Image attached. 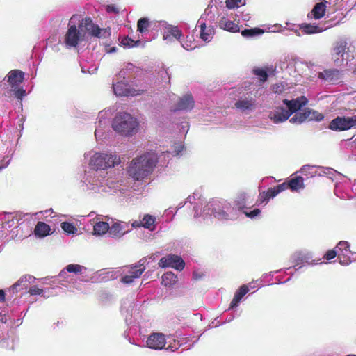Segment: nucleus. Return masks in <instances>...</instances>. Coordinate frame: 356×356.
<instances>
[{"label": "nucleus", "mask_w": 356, "mask_h": 356, "mask_svg": "<svg viewBox=\"0 0 356 356\" xmlns=\"http://www.w3.org/2000/svg\"><path fill=\"white\" fill-rule=\"evenodd\" d=\"M195 218L213 215L218 220H235L238 216V209H236L232 202L228 201L210 202L204 205L202 213L198 212V207H194Z\"/></svg>", "instance_id": "4"}, {"label": "nucleus", "mask_w": 356, "mask_h": 356, "mask_svg": "<svg viewBox=\"0 0 356 356\" xmlns=\"http://www.w3.org/2000/svg\"><path fill=\"white\" fill-rule=\"evenodd\" d=\"M254 73L255 75L259 76L261 81L264 82L267 80L268 74H267V72L264 70L259 69V68L254 69Z\"/></svg>", "instance_id": "45"}, {"label": "nucleus", "mask_w": 356, "mask_h": 356, "mask_svg": "<svg viewBox=\"0 0 356 356\" xmlns=\"http://www.w3.org/2000/svg\"><path fill=\"white\" fill-rule=\"evenodd\" d=\"M137 119L129 113L120 112L113 119V129L122 136H129L135 134L138 128Z\"/></svg>", "instance_id": "5"}, {"label": "nucleus", "mask_w": 356, "mask_h": 356, "mask_svg": "<svg viewBox=\"0 0 356 356\" xmlns=\"http://www.w3.org/2000/svg\"><path fill=\"white\" fill-rule=\"evenodd\" d=\"M346 41L340 40L334 43L331 49V58L337 66H341L345 60V54L348 49Z\"/></svg>", "instance_id": "10"}, {"label": "nucleus", "mask_w": 356, "mask_h": 356, "mask_svg": "<svg viewBox=\"0 0 356 356\" xmlns=\"http://www.w3.org/2000/svg\"><path fill=\"white\" fill-rule=\"evenodd\" d=\"M234 105L238 111L245 113L252 112L257 108L256 100L250 92L240 97Z\"/></svg>", "instance_id": "12"}, {"label": "nucleus", "mask_w": 356, "mask_h": 356, "mask_svg": "<svg viewBox=\"0 0 356 356\" xmlns=\"http://www.w3.org/2000/svg\"><path fill=\"white\" fill-rule=\"evenodd\" d=\"M263 33L264 31L259 29H251L242 31L241 35L244 37H252Z\"/></svg>", "instance_id": "40"}, {"label": "nucleus", "mask_w": 356, "mask_h": 356, "mask_svg": "<svg viewBox=\"0 0 356 356\" xmlns=\"http://www.w3.org/2000/svg\"><path fill=\"white\" fill-rule=\"evenodd\" d=\"M194 103L193 96L191 94H186L179 99L174 111H190L193 108Z\"/></svg>", "instance_id": "21"}, {"label": "nucleus", "mask_w": 356, "mask_h": 356, "mask_svg": "<svg viewBox=\"0 0 356 356\" xmlns=\"http://www.w3.org/2000/svg\"><path fill=\"white\" fill-rule=\"evenodd\" d=\"M287 188V185L286 183H283L282 184H279L273 188H270L266 192H263L260 194L259 201L260 203L266 204L268 200L270 198H273L277 196L281 192L285 191Z\"/></svg>", "instance_id": "19"}, {"label": "nucleus", "mask_w": 356, "mask_h": 356, "mask_svg": "<svg viewBox=\"0 0 356 356\" xmlns=\"http://www.w3.org/2000/svg\"><path fill=\"white\" fill-rule=\"evenodd\" d=\"M337 252L339 254V257L340 255L347 256L348 253H350V243L346 241H341L338 243L337 247Z\"/></svg>", "instance_id": "37"}, {"label": "nucleus", "mask_w": 356, "mask_h": 356, "mask_svg": "<svg viewBox=\"0 0 356 356\" xmlns=\"http://www.w3.org/2000/svg\"><path fill=\"white\" fill-rule=\"evenodd\" d=\"M106 51L107 53H114L117 51V48L115 47H113L106 49Z\"/></svg>", "instance_id": "59"}, {"label": "nucleus", "mask_w": 356, "mask_h": 356, "mask_svg": "<svg viewBox=\"0 0 356 356\" xmlns=\"http://www.w3.org/2000/svg\"><path fill=\"white\" fill-rule=\"evenodd\" d=\"M183 48H184L186 50H191L196 47V46H192V44L188 42H185L184 44H181Z\"/></svg>", "instance_id": "54"}, {"label": "nucleus", "mask_w": 356, "mask_h": 356, "mask_svg": "<svg viewBox=\"0 0 356 356\" xmlns=\"http://www.w3.org/2000/svg\"><path fill=\"white\" fill-rule=\"evenodd\" d=\"M293 259L297 262H305L308 264H316L314 260H312V253L309 251H299L296 252L293 256Z\"/></svg>", "instance_id": "25"}, {"label": "nucleus", "mask_w": 356, "mask_h": 356, "mask_svg": "<svg viewBox=\"0 0 356 356\" xmlns=\"http://www.w3.org/2000/svg\"><path fill=\"white\" fill-rule=\"evenodd\" d=\"M126 309V307L124 305V303L122 305V311Z\"/></svg>", "instance_id": "64"}, {"label": "nucleus", "mask_w": 356, "mask_h": 356, "mask_svg": "<svg viewBox=\"0 0 356 356\" xmlns=\"http://www.w3.org/2000/svg\"><path fill=\"white\" fill-rule=\"evenodd\" d=\"M218 26L221 29L225 30L227 31L232 33H237L240 31L238 24L228 19L225 15L220 17L218 21Z\"/></svg>", "instance_id": "22"}, {"label": "nucleus", "mask_w": 356, "mask_h": 356, "mask_svg": "<svg viewBox=\"0 0 356 356\" xmlns=\"http://www.w3.org/2000/svg\"><path fill=\"white\" fill-rule=\"evenodd\" d=\"M35 277L31 275L22 276L15 284H13L9 291L13 293H17L19 290L27 287L26 283H32Z\"/></svg>", "instance_id": "24"}, {"label": "nucleus", "mask_w": 356, "mask_h": 356, "mask_svg": "<svg viewBox=\"0 0 356 356\" xmlns=\"http://www.w3.org/2000/svg\"><path fill=\"white\" fill-rule=\"evenodd\" d=\"M271 88L273 92L281 94L284 92L288 89V87L284 82H279L273 84Z\"/></svg>", "instance_id": "39"}, {"label": "nucleus", "mask_w": 356, "mask_h": 356, "mask_svg": "<svg viewBox=\"0 0 356 356\" xmlns=\"http://www.w3.org/2000/svg\"><path fill=\"white\" fill-rule=\"evenodd\" d=\"M131 227H134V228H138V227H143L142 221L141 222H139V221H137V220L134 221L132 222V224H131Z\"/></svg>", "instance_id": "56"}, {"label": "nucleus", "mask_w": 356, "mask_h": 356, "mask_svg": "<svg viewBox=\"0 0 356 356\" xmlns=\"http://www.w3.org/2000/svg\"><path fill=\"white\" fill-rule=\"evenodd\" d=\"M112 115V112L111 109L103 110L99 113L98 115V124L99 126H106L108 127L109 122V118Z\"/></svg>", "instance_id": "34"}, {"label": "nucleus", "mask_w": 356, "mask_h": 356, "mask_svg": "<svg viewBox=\"0 0 356 356\" xmlns=\"http://www.w3.org/2000/svg\"><path fill=\"white\" fill-rule=\"evenodd\" d=\"M183 148L184 146L179 143L172 152H163L159 156L154 152H147L138 156L130 162L127 168V174L134 180L142 181L151 175L157 162L165 165L170 155H179Z\"/></svg>", "instance_id": "3"}, {"label": "nucleus", "mask_w": 356, "mask_h": 356, "mask_svg": "<svg viewBox=\"0 0 356 356\" xmlns=\"http://www.w3.org/2000/svg\"><path fill=\"white\" fill-rule=\"evenodd\" d=\"M107 127L106 126H99L98 124L97 129L95 132V136L97 140H101L104 138V132L103 131L104 129Z\"/></svg>", "instance_id": "47"}, {"label": "nucleus", "mask_w": 356, "mask_h": 356, "mask_svg": "<svg viewBox=\"0 0 356 356\" xmlns=\"http://www.w3.org/2000/svg\"><path fill=\"white\" fill-rule=\"evenodd\" d=\"M86 270V268L79 264H69L65 269L60 271L58 275L60 282L62 285L65 286V282L73 283L75 279L72 275H69L70 273L74 274L82 273L83 270Z\"/></svg>", "instance_id": "13"}, {"label": "nucleus", "mask_w": 356, "mask_h": 356, "mask_svg": "<svg viewBox=\"0 0 356 356\" xmlns=\"http://www.w3.org/2000/svg\"><path fill=\"white\" fill-rule=\"evenodd\" d=\"M14 92L15 96L19 100H22L26 95V90L23 88H17L15 90H10Z\"/></svg>", "instance_id": "48"}, {"label": "nucleus", "mask_w": 356, "mask_h": 356, "mask_svg": "<svg viewBox=\"0 0 356 356\" xmlns=\"http://www.w3.org/2000/svg\"><path fill=\"white\" fill-rule=\"evenodd\" d=\"M84 156L88 159L91 168L85 171L81 180L80 186L83 191L106 195L124 191L127 179L115 170H111L121 163L119 156L112 152H89Z\"/></svg>", "instance_id": "1"}, {"label": "nucleus", "mask_w": 356, "mask_h": 356, "mask_svg": "<svg viewBox=\"0 0 356 356\" xmlns=\"http://www.w3.org/2000/svg\"><path fill=\"white\" fill-rule=\"evenodd\" d=\"M109 224L106 222L99 221L93 226V234L96 236H102L109 232Z\"/></svg>", "instance_id": "30"}, {"label": "nucleus", "mask_w": 356, "mask_h": 356, "mask_svg": "<svg viewBox=\"0 0 356 356\" xmlns=\"http://www.w3.org/2000/svg\"><path fill=\"white\" fill-rule=\"evenodd\" d=\"M120 43L124 47L131 48V47H134L138 46L139 44L140 43V40H134L131 38L127 36V37H124L121 40Z\"/></svg>", "instance_id": "38"}, {"label": "nucleus", "mask_w": 356, "mask_h": 356, "mask_svg": "<svg viewBox=\"0 0 356 356\" xmlns=\"http://www.w3.org/2000/svg\"><path fill=\"white\" fill-rule=\"evenodd\" d=\"M325 170L327 171L326 175L327 176H332L334 174L337 173V172L334 170H333L331 168H325Z\"/></svg>", "instance_id": "55"}, {"label": "nucleus", "mask_w": 356, "mask_h": 356, "mask_svg": "<svg viewBox=\"0 0 356 356\" xmlns=\"http://www.w3.org/2000/svg\"><path fill=\"white\" fill-rule=\"evenodd\" d=\"M249 291L248 286L243 285L235 293L233 300H232L229 309H233L238 305L242 298Z\"/></svg>", "instance_id": "26"}, {"label": "nucleus", "mask_w": 356, "mask_h": 356, "mask_svg": "<svg viewBox=\"0 0 356 356\" xmlns=\"http://www.w3.org/2000/svg\"><path fill=\"white\" fill-rule=\"evenodd\" d=\"M325 4L324 3H318L316 4L311 12V17L315 19H319L323 17L325 13Z\"/></svg>", "instance_id": "32"}, {"label": "nucleus", "mask_w": 356, "mask_h": 356, "mask_svg": "<svg viewBox=\"0 0 356 356\" xmlns=\"http://www.w3.org/2000/svg\"><path fill=\"white\" fill-rule=\"evenodd\" d=\"M327 174V171L325 170V168H321V171L318 173L319 176L324 175Z\"/></svg>", "instance_id": "60"}, {"label": "nucleus", "mask_w": 356, "mask_h": 356, "mask_svg": "<svg viewBox=\"0 0 356 356\" xmlns=\"http://www.w3.org/2000/svg\"><path fill=\"white\" fill-rule=\"evenodd\" d=\"M250 19V16L248 15H245L243 17L244 21H247Z\"/></svg>", "instance_id": "62"}, {"label": "nucleus", "mask_w": 356, "mask_h": 356, "mask_svg": "<svg viewBox=\"0 0 356 356\" xmlns=\"http://www.w3.org/2000/svg\"><path fill=\"white\" fill-rule=\"evenodd\" d=\"M184 265L183 259L175 254H168L166 257H163L159 262V266L161 268L171 267L179 271L184 269Z\"/></svg>", "instance_id": "14"}, {"label": "nucleus", "mask_w": 356, "mask_h": 356, "mask_svg": "<svg viewBox=\"0 0 356 356\" xmlns=\"http://www.w3.org/2000/svg\"><path fill=\"white\" fill-rule=\"evenodd\" d=\"M62 229L68 234H75L77 231L76 227L70 222H64L61 224Z\"/></svg>", "instance_id": "41"}, {"label": "nucleus", "mask_w": 356, "mask_h": 356, "mask_svg": "<svg viewBox=\"0 0 356 356\" xmlns=\"http://www.w3.org/2000/svg\"><path fill=\"white\" fill-rule=\"evenodd\" d=\"M261 211L259 209H254L250 212L244 211L245 215L250 218H254L260 213Z\"/></svg>", "instance_id": "49"}, {"label": "nucleus", "mask_w": 356, "mask_h": 356, "mask_svg": "<svg viewBox=\"0 0 356 356\" xmlns=\"http://www.w3.org/2000/svg\"><path fill=\"white\" fill-rule=\"evenodd\" d=\"M314 168V165H305L301 168L300 172L304 175H310L311 177H314L316 175V172L313 171Z\"/></svg>", "instance_id": "42"}, {"label": "nucleus", "mask_w": 356, "mask_h": 356, "mask_svg": "<svg viewBox=\"0 0 356 356\" xmlns=\"http://www.w3.org/2000/svg\"><path fill=\"white\" fill-rule=\"evenodd\" d=\"M181 36V31L176 26H170L167 28L163 34V39L165 40L172 41L175 40H179Z\"/></svg>", "instance_id": "28"}, {"label": "nucleus", "mask_w": 356, "mask_h": 356, "mask_svg": "<svg viewBox=\"0 0 356 356\" xmlns=\"http://www.w3.org/2000/svg\"><path fill=\"white\" fill-rule=\"evenodd\" d=\"M10 161V159L4 158L1 162H0V170L6 168Z\"/></svg>", "instance_id": "51"}, {"label": "nucleus", "mask_w": 356, "mask_h": 356, "mask_svg": "<svg viewBox=\"0 0 356 356\" xmlns=\"http://www.w3.org/2000/svg\"><path fill=\"white\" fill-rule=\"evenodd\" d=\"M343 259L341 258V255H340V257H339V263L343 265V266H347L350 264V261L348 259V258H346L347 256H343Z\"/></svg>", "instance_id": "53"}, {"label": "nucleus", "mask_w": 356, "mask_h": 356, "mask_svg": "<svg viewBox=\"0 0 356 356\" xmlns=\"http://www.w3.org/2000/svg\"><path fill=\"white\" fill-rule=\"evenodd\" d=\"M355 127L356 115L351 117H337L333 119L329 124V129L336 131H346Z\"/></svg>", "instance_id": "8"}, {"label": "nucleus", "mask_w": 356, "mask_h": 356, "mask_svg": "<svg viewBox=\"0 0 356 356\" xmlns=\"http://www.w3.org/2000/svg\"><path fill=\"white\" fill-rule=\"evenodd\" d=\"M107 10L108 11H113V12H115V9L114 8L113 6H108L107 7Z\"/></svg>", "instance_id": "61"}, {"label": "nucleus", "mask_w": 356, "mask_h": 356, "mask_svg": "<svg viewBox=\"0 0 356 356\" xmlns=\"http://www.w3.org/2000/svg\"><path fill=\"white\" fill-rule=\"evenodd\" d=\"M245 0H226V5L229 8H238L245 5Z\"/></svg>", "instance_id": "43"}, {"label": "nucleus", "mask_w": 356, "mask_h": 356, "mask_svg": "<svg viewBox=\"0 0 356 356\" xmlns=\"http://www.w3.org/2000/svg\"><path fill=\"white\" fill-rule=\"evenodd\" d=\"M145 270L143 263L135 265L124 270L120 281L124 284L130 285L136 279H138Z\"/></svg>", "instance_id": "11"}, {"label": "nucleus", "mask_w": 356, "mask_h": 356, "mask_svg": "<svg viewBox=\"0 0 356 356\" xmlns=\"http://www.w3.org/2000/svg\"><path fill=\"white\" fill-rule=\"evenodd\" d=\"M178 343H177L176 341H175L174 344H172V343L169 344L166 349L173 352V351L177 350L179 348V347L180 346V345Z\"/></svg>", "instance_id": "52"}, {"label": "nucleus", "mask_w": 356, "mask_h": 356, "mask_svg": "<svg viewBox=\"0 0 356 356\" xmlns=\"http://www.w3.org/2000/svg\"><path fill=\"white\" fill-rule=\"evenodd\" d=\"M24 74L19 70H13L8 72L6 78L11 87V90H15L24 80Z\"/></svg>", "instance_id": "20"}, {"label": "nucleus", "mask_w": 356, "mask_h": 356, "mask_svg": "<svg viewBox=\"0 0 356 356\" xmlns=\"http://www.w3.org/2000/svg\"><path fill=\"white\" fill-rule=\"evenodd\" d=\"M249 287L251 288V289H253V288H254V285H253V283H250L248 288Z\"/></svg>", "instance_id": "63"}, {"label": "nucleus", "mask_w": 356, "mask_h": 356, "mask_svg": "<svg viewBox=\"0 0 356 356\" xmlns=\"http://www.w3.org/2000/svg\"><path fill=\"white\" fill-rule=\"evenodd\" d=\"M300 29L306 34H314L321 33L324 31L323 28H321L314 24H302Z\"/></svg>", "instance_id": "33"}, {"label": "nucleus", "mask_w": 356, "mask_h": 356, "mask_svg": "<svg viewBox=\"0 0 356 356\" xmlns=\"http://www.w3.org/2000/svg\"><path fill=\"white\" fill-rule=\"evenodd\" d=\"M248 196L245 193H239L232 202L233 205L236 209H238V213H240L243 209L245 208Z\"/></svg>", "instance_id": "29"}, {"label": "nucleus", "mask_w": 356, "mask_h": 356, "mask_svg": "<svg viewBox=\"0 0 356 356\" xmlns=\"http://www.w3.org/2000/svg\"><path fill=\"white\" fill-rule=\"evenodd\" d=\"M290 116V112L284 104L283 106L275 107L268 113L269 119L275 124L285 122Z\"/></svg>", "instance_id": "15"}, {"label": "nucleus", "mask_w": 356, "mask_h": 356, "mask_svg": "<svg viewBox=\"0 0 356 356\" xmlns=\"http://www.w3.org/2000/svg\"><path fill=\"white\" fill-rule=\"evenodd\" d=\"M5 300V292L3 290H0V302H3Z\"/></svg>", "instance_id": "58"}, {"label": "nucleus", "mask_w": 356, "mask_h": 356, "mask_svg": "<svg viewBox=\"0 0 356 356\" xmlns=\"http://www.w3.org/2000/svg\"><path fill=\"white\" fill-rule=\"evenodd\" d=\"M113 84V92L116 96H135L140 94L135 89L129 87L127 81L125 80V72L121 70L114 79Z\"/></svg>", "instance_id": "7"}, {"label": "nucleus", "mask_w": 356, "mask_h": 356, "mask_svg": "<svg viewBox=\"0 0 356 356\" xmlns=\"http://www.w3.org/2000/svg\"><path fill=\"white\" fill-rule=\"evenodd\" d=\"M87 33L98 38H106L110 35L107 29H101L95 24L90 18H81L74 15L68 23V29L65 35V44L69 47H76L87 39Z\"/></svg>", "instance_id": "2"}, {"label": "nucleus", "mask_w": 356, "mask_h": 356, "mask_svg": "<svg viewBox=\"0 0 356 356\" xmlns=\"http://www.w3.org/2000/svg\"><path fill=\"white\" fill-rule=\"evenodd\" d=\"M129 225L125 222L117 221L109 226L108 235L114 238H120L129 232Z\"/></svg>", "instance_id": "16"}, {"label": "nucleus", "mask_w": 356, "mask_h": 356, "mask_svg": "<svg viewBox=\"0 0 356 356\" xmlns=\"http://www.w3.org/2000/svg\"><path fill=\"white\" fill-rule=\"evenodd\" d=\"M50 230V227L47 224L38 222L35 227L34 233L39 237H44L49 234Z\"/></svg>", "instance_id": "31"}, {"label": "nucleus", "mask_w": 356, "mask_h": 356, "mask_svg": "<svg viewBox=\"0 0 356 356\" xmlns=\"http://www.w3.org/2000/svg\"><path fill=\"white\" fill-rule=\"evenodd\" d=\"M337 254V250H328L326 252V254H325L324 257L327 260H330V259H334L336 257Z\"/></svg>", "instance_id": "50"}, {"label": "nucleus", "mask_w": 356, "mask_h": 356, "mask_svg": "<svg viewBox=\"0 0 356 356\" xmlns=\"http://www.w3.org/2000/svg\"><path fill=\"white\" fill-rule=\"evenodd\" d=\"M29 293L31 295H40V296H44V297H49V295H48L47 296L44 295V290L42 289L38 288L36 286H31L29 289Z\"/></svg>", "instance_id": "46"}, {"label": "nucleus", "mask_w": 356, "mask_h": 356, "mask_svg": "<svg viewBox=\"0 0 356 356\" xmlns=\"http://www.w3.org/2000/svg\"><path fill=\"white\" fill-rule=\"evenodd\" d=\"M146 344L149 348L161 350L166 344V339L162 333H153L148 337Z\"/></svg>", "instance_id": "17"}, {"label": "nucleus", "mask_w": 356, "mask_h": 356, "mask_svg": "<svg viewBox=\"0 0 356 356\" xmlns=\"http://www.w3.org/2000/svg\"><path fill=\"white\" fill-rule=\"evenodd\" d=\"M216 20V14L213 10L212 6H208L203 15L200 17L197 21V25L200 27V38L205 41L209 42L212 38L213 29L209 26L207 27L206 24L207 22L212 24Z\"/></svg>", "instance_id": "6"}, {"label": "nucleus", "mask_w": 356, "mask_h": 356, "mask_svg": "<svg viewBox=\"0 0 356 356\" xmlns=\"http://www.w3.org/2000/svg\"><path fill=\"white\" fill-rule=\"evenodd\" d=\"M155 220L156 218L154 216L146 214L142 219V225L150 231H154L155 229Z\"/></svg>", "instance_id": "35"}, {"label": "nucleus", "mask_w": 356, "mask_h": 356, "mask_svg": "<svg viewBox=\"0 0 356 356\" xmlns=\"http://www.w3.org/2000/svg\"><path fill=\"white\" fill-rule=\"evenodd\" d=\"M323 114L314 110H305L302 112L296 113L290 120L293 124H300L305 121H321L323 119Z\"/></svg>", "instance_id": "9"}, {"label": "nucleus", "mask_w": 356, "mask_h": 356, "mask_svg": "<svg viewBox=\"0 0 356 356\" xmlns=\"http://www.w3.org/2000/svg\"><path fill=\"white\" fill-rule=\"evenodd\" d=\"M286 185L292 191H300L305 188L304 179L300 176L296 177L291 179Z\"/></svg>", "instance_id": "27"}, {"label": "nucleus", "mask_w": 356, "mask_h": 356, "mask_svg": "<svg viewBox=\"0 0 356 356\" xmlns=\"http://www.w3.org/2000/svg\"><path fill=\"white\" fill-rule=\"evenodd\" d=\"M149 26L147 19L145 18L140 19L138 22V31L140 33H143L147 31Z\"/></svg>", "instance_id": "44"}, {"label": "nucleus", "mask_w": 356, "mask_h": 356, "mask_svg": "<svg viewBox=\"0 0 356 356\" xmlns=\"http://www.w3.org/2000/svg\"><path fill=\"white\" fill-rule=\"evenodd\" d=\"M177 281V276L172 272H167L162 276V284L165 286H171Z\"/></svg>", "instance_id": "36"}, {"label": "nucleus", "mask_w": 356, "mask_h": 356, "mask_svg": "<svg viewBox=\"0 0 356 356\" xmlns=\"http://www.w3.org/2000/svg\"><path fill=\"white\" fill-rule=\"evenodd\" d=\"M134 66L131 63H128L127 65L126 69H123L122 70H124L125 75L127 74V72L131 71L134 69Z\"/></svg>", "instance_id": "57"}, {"label": "nucleus", "mask_w": 356, "mask_h": 356, "mask_svg": "<svg viewBox=\"0 0 356 356\" xmlns=\"http://www.w3.org/2000/svg\"><path fill=\"white\" fill-rule=\"evenodd\" d=\"M308 101L305 96L298 97L291 100L284 99L283 104L286 106L291 115L293 113H299L300 110L307 104Z\"/></svg>", "instance_id": "18"}, {"label": "nucleus", "mask_w": 356, "mask_h": 356, "mask_svg": "<svg viewBox=\"0 0 356 356\" xmlns=\"http://www.w3.org/2000/svg\"><path fill=\"white\" fill-rule=\"evenodd\" d=\"M318 78L325 82H334L339 79V71L328 69L318 73Z\"/></svg>", "instance_id": "23"}]
</instances>
